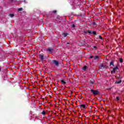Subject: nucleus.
Listing matches in <instances>:
<instances>
[{
	"label": "nucleus",
	"instance_id": "f257e3e1",
	"mask_svg": "<svg viewBox=\"0 0 124 124\" xmlns=\"http://www.w3.org/2000/svg\"><path fill=\"white\" fill-rule=\"evenodd\" d=\"M90 92H91V93L94 96H95V95H98L100 94V92L97 90H93V89H91Z\"/></svg>",
	"mask_w": 124,
	"mask_h": 124
},
{
	"label": "nucleus",
	"instance_id": "f03ea898",
	"mask_svg": "<svg viewBox=\"0 0 124 124\" xmlns=\"http://www.w3.org/2000/svg\"><path fill=\"white\" fill-rule=\"evenodd\" d=\"M39 58L40 59L41 62H43L45 60V57L43 53H41L39 55Z\"/></svg>",
	"mask_w": 124,
	"mask_h": 124
},
{
	"label": "nucleus",
	"instance_id": "7ed1b4c3",
	"mask_svg": "<svg viewBox=\"0 0 124 124\" xmlns=\"http://www.w3.org/2000/svg\"><path fill=\"white\" fill-rule=\"evenodd\" d=\"M52 63H53L54 64L56 65V66H59V64L60 63L59 61H57L55 60H52Z\"/></svg>",
	"mask_w": 124,
	"mask_h": 124
},
{
	"label": "nucleus",
	"instance_id": "20e7f679",
	"mask_svg": "<svg viewBox=\"0 0 124 124\" xmlns=\"http://www.w3.org/2000/svg\"><path fill=\"white\" fill-rule=\"evenodd\" d=\"M107 67V65L100 64L99 68V69H105Z\"/></svg>",
	"mask_w": 124,
	"mask_h": 124
},
{
	"label": "nucleus",
	"instance_id": "39448f33",
	"mask_svg": "<svg viewBox=\"0 0 124 124\" xmlns=\"http://www.w3.org/2000/svg\"><path fill=\"white\" fill-rule=\"evenodd\" d=\"M87 32L89 33V34H93L94 35H96V31H93L92 32L90 31V30L87 31Z\"/></svg>",
	"mask_w": 124,
	"mask_h": 124
},
{
	"label": "nucleus",
	"instance_id": "423d86ee",
	"mask_svg": "<svg viewBox=\"0 0 124 124\" xmlns=\"http://www.w3.org/2000/svg\"><path fill=\"white\" fill-rule=\"evenodd\" d=\"M89 82L90 83V84H94V79L91 78Z\"/></svg>",
	"mask_w": 124,
	"mask_h": 124
},
{
	"label": "nucleus",
	"instance_id": "0eeeda50",
	"mask_svg": "<svg viewBox=\"0 0 124 124\" xmlns=\"http://www.w3.org/2000/svg\"><path fill=\"white\" fill-rule=\"evenodd\" d=\"M80 108H83V109H85V108H86V105H85V104H81V105H80Z\"/></svg>",
	"mask_w": 124,
	"mask_h": 124
},
{
	"label": "nucleus",
	"instance_id": "6e6552de",
	"mask_svg": "<svg viewBox=\"0 0 124 124\" xmlns=\"http://www.w3.org/2000/svg\"><path fill=\"white\" fill-rule=\"evenodd\" d=\"M68 35V33H66V32H64L62 34V35L64 37H66L67 36V35Z\"/></svg>",
	"mask_w": 124,
	"mask_h": 124
},
{
	"label": "nucleus",
	"instance_id": "1a4fd4ad",
	"mask_svg": "<svg viewBox=\"0 0 124 124\" xmlns=\"http://www.w3.org/2000/svg\"><path fill=\"white\" fill-rule=\"evenodd\" d=\"M46 50H47V51H49V52H52V51H54V49L51 48L50 47H48V48H46Z\"/></svg>",
	"mask_w": 124,
	"mask_h": 124
},
{
	"label": "nucleus",
	"instance_id": "9d476101",
	"mask_svg": "<svg viewBox=\"0 0 124 124\" xmlns=\"http://www.w3.org/2000/svg\"><path fill=\"white\" fill-rule=\"evenodd\" d=\"M88 68H89V67L88 66H84L83 68L82 69L83 70H84V71H86V69H88Z\"/></svg>",
	"mask_w": 124,
	"mask_h": 124
},
{
	"label": "nucleus",
	"instance_id": "9b49d317",
	"mask_svg": "<svg viewBox=\"0 0 124 124\" xmlns=\"http://www.w3.org/2000/svg\"><path fill=\"white\" fill-rule=\"evenodd\" d=\"M111 65H112L113 66H115V65H114V62H113V61H111L110 62L109 66H111Z\"/></svg>",
	"mask_w": 124,
	"mask_h": 124
},
{
	"label": "nucleus",
	"instance_id": "f8f14e48",
	"mask_svg": "<svg viewBox=\"0 0 124 124\" xmlns=\"http://www.w3.org/2000/svg\"><path fill=\"white\" fill-rule=\"evenodd\" d=\"M119 62H121V63H123V62H124V60L123 58H120Z\"/></svg>",
	"mask_w": 124,
	"mask_h": 124
},
{
	"label": "nucleus",
	"instance_id": "ddd939ff",
	"mask_svg": "<svg viewBox=\"0 0 124 124\" xmlns=\"http://www.w3.org/2000/svg\"><path fill=\"white\" fill-rule=\"evenodd\" d=\"M61 83H62V84H63V85H65V84H66V82L64 81V80H63V79H62L61 80Z\"/></svg>",
	"mask_w": 124,
	"mask_h": 124
},
{
	"label": "nucleus",
	"instance_id": "4468645a",
	"mask_svg": "<svg viewBox=\"0 0 124 124\" xmlns=\"http://www.w3.org/2000/svg\"><path fill=\"white\" fill-rule=\"evenodd\" d=\"M121 82H122V80L115 81L116 84H121Z\"/></svg>",
	"mask_w": 124,
	"mask_h": 124
},
{
	"label": "nucleus",
	"instance_id": "2eb2a0df",
	"mask_svg": "<svg viewBox=\"0 0 124 124\" xmlns=\"http://www.w3.org/2000/svg\"><path fill=\"white\" fill-rule=\"evenodd\" d=\"M116 69H119V67L117 66H115V68H113V70H115V71H116Z\"/></svg>",
	"mask_w": 124,
	"mask_h": 124
},
{
	"label": "nucleus",
	"instance_id": "dca6fc26",
	"mask_svg": "<svg viewBox=\"0 0 124 124\" xmlns=\"http://www.w3.org/2000/svg\"><path fill=\"white\" fill-rule=\"evenodd\" d=\"M99 59V56H94V60H98Z\"/></svg>",
	"mask_w": 124,
	"mask_h": 124
},
{
	"label": "nucleus",
	"instance_id": "f3484780",
	"mask_svg": "<svg viewBox=\"0 0 124 124\" xmlns=\"http://www.w3.org/2000/svg\"><path fill=\"white\" fill-rule=\"evenodd\" d=\"M71 28H73V29H74V28H75V24H73L71 25Z\"/></svg>",
	"mask_w": 124,
	"mask_h": 124
},
{
	"label": "nucleus",
	"instance_id": "a211bd4d",
	"mask_svg": "<svg viewBox=\"0 0 124 124\" xmlns=\"http://www.w3.org/2000/svg\"><path fill=\"white\" fill-rule=\"evenodd\" d=\"M42 115H46V112L45 110H43V112L41 113Z\"/></svg>",
	"mask_w": 124,
	"mask_h": 124
},
{
	"label": "nucleus",
	"instance_id": "6ab92c4d",
	"mask_svg": "<svg viewBox=\"0 0 124 124\" xmlns=\"http://www.w3.org/2000/svg\"><path fill=\"white\" fill-rule=\"evenodd\" d=\"M18 11H23V8H19L18 9Z\"/></svg>",
	"mask_w": 124,
	"mask_h": 124
},
{
	"label": "nucleus",
	"instance_id": "aec40b11",
	"mask_svg": "<svg viewBox=\"0 0 124 124\" xmlns=\"http://www.w3.org/2000/svg\"><path fill=\"white\" fill-rule=\"evenodd\" d=\"M10 1H11V2H16L17 1V0H9Z\"/></svg>",
	"mask_w": 124,
	"mask_h": 124
},
{
	"label": "nucleus",
	"instance_id": "412c9836",
	"mask_svg": "<svg viewBox=\"0 0 124 124\" xmlns=\"http://www.w3.org/2000/svg\"><path fill=\"white\" fill-rule=\"evenodd\" d=\"M15 16V15L13 14H10V17H14Z\"/></svg>",
	"mask_w": 124,
	"mask_h": 124
},
{
	"label": "nucleus",
	"instance_id": "4be33fe9",
	"mask_svg": "<svg viewBox=\"0 0 124 124\" xmlns=\"http://www.w3.org/2000/svg\"><path fill=\"white\" fill-rule=\"evenodd\" d=\"M99 38L101 40H103V38L101 36H99Z\"/></svg>",
	"mask_w": 124,
	"mask_h": 124
},
{
	"label": "nucleus",
	"instance_id": "5701e85b",
	"mask_svg": "<svg viewBox=\"0 0 124 124\" xmlns=\"http://www.w3.org/2000/svg\"><path fill=\"white\" fill-rule=\"evenodd\" d=\"M111 73H116V71H115V70H113V71H111Z\"/></svg>",
	"mask_w": 124,
	"mask_h": 124
},
{
	"label": "nucleus",
	"instance_id": "b1692460",
	"mask_svg": "<svg viewBox=\"0 0 124 124\" xmlns=\"http://www.w3.org/2000/svg\"><path fill=\"white\" fill-rule=\"evenodd\" d=\"M52 13H54V14H56L57 13V11L56 10H54L52 12Z\"/></svg>",
	"mask_w": 124,
	"mask_h": 124
},
{
	"label": "nucleus",
	"instance_id": "393cba45",
	"mask_svg": "<svg viewBox=\"0 0 124 124\" xmlns=\"http://www.w3.org/2000/svg\"><path fill=\"white\" fill-rule=\"evenodd\" d=\"M116 99H117V100H120V97L117 96V97H116Z\"/></svg>",
	"mask_w": 124,
	"mask_h": 124
},
{
	"label": "nucleus",
	"instance_id": "a878e982",
	"mask_svg": "<svg viewBox=\"0 0 124 124\" xmlns=\"http://www.w3.org/2000/svg\"><path fill=\"white\" fill-rule=\"evenodd\" d=\"M108 59H106V62L107 63H108Z\"/></svg>",
	"mask_w": 124,
	"mask_h": 124
},
{
	"label": "nucleus",
	"instance_id": "bb28decb",
	"mask_svg": "<svg viewBox=\"0 0 124 124\" xmlns=\"http://www.w3.org/2000/svg\"><path fill=\"white\" fill-rule=\"evenodd\" d=\"M93 48H94V49H97V47H96V46H93Z\"/></svg>",
	"mask_w": 124,
	"mask_h": 124
},
{
	"label": "nucleus",
	"instance_id": "cd10ccee",
	"mask_svg": "<svg viewBox=\"0 0 124 124\" xmlns=\"http://www.w3.org/2000/svg\"><path fill=\"white\" fill-rule=\"evenodd\" d=\"M93 25H96V23L95 22H94L93 23Z\"/></svg>",
	"mask_w": 124,
	"mask_h": 124
},
{
	"label": "nucleus",
	"instance_id": "c85d7f7f",
	"mask_svg": "<svg viewBox=\"0 0 124 124\" xmlns=\"http://www.w3.org/2000/svg\"><path fill=\"white\" fill-rule=\"evenodd\" d=\"M93 58H94L93 56H90V59H93Z\"/></svg>",
	"mask_w": 124,
	"mask_h": 124
},
{
	"label": "nucleus",
	"instance_id": "c756f323",
	"mask_svg": "<svg viewBox=\"0 0 124 124\" xmlns=\"http://www.w3.org/2000/svg\"><path fill=\"white\" fill-rule=\"evenodd\" d=\"M24 0V3H28V2L26 0Z\"/></svg>",
	"mask_w": 124,
	"mask_h": 124
},
{
	"label": "nucleus",
	"instance_id": "7c9ffc66",
	"mask_svg": "<svg viewBox=\"0 0 124 124\" xmlns=\"http://www.w3.org/2000/svg\"><path fill=\"white\" fill-rule=\"evenodd\" d=\"M71 92V94H72V93H73V92H72V91H70Z\"/></svg>",
	"mask_w": 124,
	"mask_h": 124
},
{
	"label": "nucleus",
	"instance_id": "2f4dec72",
	"mask_svg": "<svg viewBox=\"0 0 124 124\" xmlns=\"http://www.w3.org/2000/svg\"><path fill=\"white\" fill-rule=\"evenodd\" d=\"M84 33H87V31H84Z\"/></svg>",
	"mask_w": 124,
	"mask_h": 124
},
{
	"label": "nucleus",
	"instance_id": "473e14b6",
	"mask_svg": "<svg viewBox=\"0 0 124 124\" xmlns=\"http://www.w3.org/2000/svg\"><path fill=\"white\" fill-rule=\"evenodd\" d=\"M67 44H69V43H67Z\"/></svg>",
	"mask_w": 124,
	"mask_h": 124
},
{
	"label": "nucleus",
	"instance_id": "72a5a7b5",
	"mask_svg": "<svg viewBox=\"0 0 124 124\" xmlns=\"http://www.w3.org/2000/svg\"><path fill=\"white\" fill-rule=\"evenodd\" d=\"M99 14H100V13H101V12H99Z\"/></svg>",
	"mask_w": 124,
	"mask_h": 124
},
{
	"label": "nucleus",
	"instance_id": "f704fd0d",
	"mask_svg": "<svg viewBox=\"0 0 124 124\" xmlns=\"http://www.w3.org/2000/svg\"><path fill=\"white\" fill-rule=\"evenodd\" d=\"M105 124H108V123H106Z\"/></svg>",
	"mask_w": 124,
	"mask_h": 124
},
{
	"label": "nucleus",
	"instance_id": "c9c22d12",
	"mask_svg": "<svg viewBox=\"0 0 124 124\" xmlns=\"http://www.w3.org/2000/svg\"><path fill=\"white\" fill-rule=\"evenodd\" d=\"M107 58H108V56H107Z\"/></svg>",
	"mask_w": 124,
	"mask_h": 124
}]
</instances>
